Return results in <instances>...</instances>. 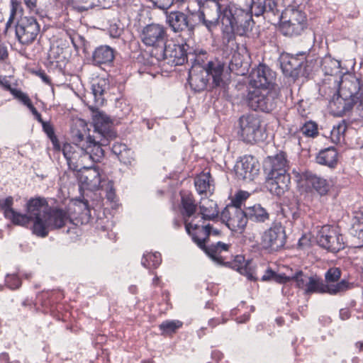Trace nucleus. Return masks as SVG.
I'll return each instance as SVG.
<instances>
[{
  "label": "nucleus",
  "mask_w": 363,
  "mask_h": 363,
  "mask_svg": "<svg viewBox=\"0 0 363 363\" xmlns=\"http://www.w3.org/2000/svg\"><path fill=\"white\" fill-rule=\"evenodd\" d=\"M6 77L0 76V85H6Z\"/></svg>",
  "instance_id": "nucleus-63"
},
{
  "label": "nucleus",
  "mask_w": 363,
  "mask_h": 363,
  "mask_svg": "<svg viewBox=\"0 0 363 363\" xmlns=\"http://www.w3.org/2000/svg\"><path fill=\"white\" fill-rule=\"evenodd\" d=\"M6 85H1V86L9 90L14 96V98L22 102L26 106H27L30 102V100L26 94L23 93L19 89L12 88L9 82L6 79Z\"/></svg>",
  "instance_id": "nucleus-46"
},
{
  "label": "nucleus",
  "mask_w": 363,
  "mask_h": 363,
  "mask_svg": "<svg viewBox=\"0 0 363 363\" xmlns=\"http://www.w3.org/2000/svg\"><path fill=\"white\" fill-rule=\"evenodd\" d=\"M233 171L238 179L252 181L259 174V164L254 157L245 155L237 160Z\"/></svg>",
  "instance_id": "nucleus-7"
},
{
  "label": "nucleus",
  "mask_w": 363,
  "mask_h": 363,
  "mask_svg": "<svg viewBox=\"0 0 363 363\" xmlns=\"http://www.w3.org/2000/svg\"><path fill=\"white\" fill-rule=\"evenodd\" d=\"M78 179L81 188L91 191L102 188L106 183L99 169L96 168L84 167L79 169Z\"/></svg>",
  "instance_id": "nucleus-11"
},
{
  "label": "nucleus",
  "mask_w": 363,
  "mask_h": 363,
  "mask_svg": "<svg viewBox=\"0 0 363 363\" xmlns=\"http://www.w3.org/2000/svg\"><path fill=\"white\" fill-rule=\"evenodd\" d=\"M6 283L11 289H17L21 285L20 279L15 274L8 275L6 278Z\"/></svg>",
  "instance_id": "nucleus-50"
},
{
  "label": "nucleus",
  "mask_w": 363,
  "mask_h": 363,
  "mask_svg": "<svg viewBox=\"0 0 363 363\" xmlns=\"http://www.w3.org/2000/svg\"><path fill=\"white\" fill-rule=\"evenodd\" d=\"M340 277L341 272L338 268L333 267L327 271L325 274V285L328 289V294L335 295L351 289L352 284L345 279L337 282Z\"/></svg>",
  "instance_id": "nucleus-16"
},
{
  "label": "nucleus",
  "mask_w": 363,
  "mask_h": 363,
  "mask_svg": "<svg viewBox=\"0 0 363 363\" xmlns=\"http://www.w3.org/2000/svg\"><path fill=\"white\" fill-rule=\"evenodd\" d=\"M246 215L248 218L256 222H264L269 218L267 211L260 204H255L246 208Z\"/></svg>",
  "instance_id": "nucleus-35"
},
{
  "label": "nucleus",
  "mask_w": 363,
  "mask_h": 363,
  "mask_svg": "<svg viewBox=\"0 0 363 363\" xmlns=\"http://www.w3.org/2000/svg\"><path fill=\"white\" fill-rule=\"evenodd\" d=\"M164 33V29L162 26L150 24L144 28L142 40L145 45L156 47L162 43Z\"/></svg>",
  "instance_id": "nucleus-21"
},
{
  "label": "nucleus",
  "mask_w": 363,
  "mask_h": 363,
  "mask_svg": "<svg viewBox=\"0 0 363 363\" xmlns=\"http://www.w3.org/2000/svg\"><path fill=\"white\" fill-rule=\"evenodd\" d=\"M122 162L126 164H130L133 161V152L130 149L123 151V153L118 158Z\"/></svg>",
  "instance_id": "nucleus-52"
},
{
  "label": "nucleus",
  "mask_w": 363,
  "mask_h": 363,
  "mask_svg": "<svg viewBox=\"0 0 363 363\" xmlns=\"http://www.w3.org/2000/svg\"><path fill=\"white\" fill-rule=\"evenodd\" d=\"M191 222H193V223H195V222L194 220H191ZM196 224H197V229H194V233H196L197 235H199L200 229L205 228H208V229L209 230V232H210L209 235L211 234L218 235L219 233V231L218 230H211V228L209 225L203 226V225H200L199 223H196Z\"/></svg>",
  "instance_id": "nucleus-55"
},
{
  "label": "nucleus",
  "mask_w": 363,
  "mask_h": 363,
  "mask_svg": "<svg viewBox=\"0 0 363 363\" xmlns=\"http://www.w3.org/2000/svg\"><path fill=\"white\" fill-rule=\"evenodd\" d=\"M39 76L45 83H46V84L50 83L49 78L44 73H40Z\"/></svg>",
  "instance_id": "nucleus-62"
},
{
  "label": "nucleus",
  "mask_w": 363,
  "mask_h": 363,
  "mask_svg": "<svg viewBox=\"0 0 363 363\" xmlns=\"http://www.w3.org/2000/svg\"><path fill=\"white\" fill-rule=\"evenodd\" d=\"M40 26L33 17H23L16 27V35L23 44L32 43L38 35Z\"/></svg>",
  "instance_id": "nucleus-10"
},
{
  "label": "nucleus",
  "mask_w": 363,
  "mask_h": 363,
  "mask_svg": "<svg viewBox=\"0 0 363 363\" xmlns=\"http://www.w3.org/2000/svg\"><path fill=\"white\" fill-rule=\"evenodd\" d=\"M199 207L202 218L204 220H211L218 216L217 204L212 199L201 197Z\"/></svg>",
  "instance_id": "nucleus-30"
},
{
  "label": "nucleus",
  "mask_w": 363,
  "mask_h": 363,
  "mask_svg": "<svg viewBox=\"0 0 363 363\" xmlns=\"http://www.w3.org/2000/svg\"><path fill=\"white\" fill-rule=\"evenodd\" d=\"M189 46L186 43L167 44L163 52V58L167 63L172 66L182 65L187 60V50Z\"/></svg>",
  "instance_id": "nucleus-14"
},
{
  "label": "nucleus",
  "mask_w": 363,
  "mask_h": 363,
  "mask_svg": "<svg viewBox=\"0 0 363 363\" xmlns=\"http://www.w3.org/2000/svg\"><path fill=\"white\" fill-rule=\"evenodd\" d=\"M84 143L86 150H89V152L91 154L90 157H92V162H99L104 156V151L101 145L95 142L90 135L87 136L85 140H84Z\"/></svg>",
  "instance_id": "nucleus-36"
},
{
  "label": "nucleus",
  "mask_w": 363,
  "mask_h": 363,
  "mask_svg": "<svg viewBox=\"0 0 363 363\" xmlns=\"http://www.w3.org/2000/svg\"><path fill=\"white\" fill-rule=\"evenodd\" d=\"M281 30L284 35H300L306 26V16L301 6H289L282 13Z\"/></svg>",
  "instance_id": "nucleus-3"
},
{
  "label": "nucleus",
  "mask_w": 363,
  "mask_h": 363,
  "mask_svg": "<svg viewBox=\"0 0 363 363\" xmlns=\"http://www.w3.org/2000/svg\"><path fill=\"white\" fill-rule=\"evenodd\" d=\"M199 20L203 22V25H205L208 30H211L217 23V20L216 19H213V20H211V21H206L205 19V15H204V13L203 12H200L199 13Z\"/></svg>",
  "instance_id": "nucleus-53"
},
{
  "label": "nucleus",
  "mask_w": 363,
  "mask_h": 363,
  "mask_svg": "<svg viewBox=\"0 0 363 363\" xmlns=\"http://www.w3.org/2000/svg\"><path fill=\"white\" fill-rule=\"evenodd\" d=\"M127 149L126 145L123 144H115L112 147L113 152L118 155V157L123 153V151Z\"/></svg>",
  "instance_id": "nucleus-54"
},
{
  "label": "nucleus",
  "mask_w": 363,
  "mask_h": 363,
  "mask_svg": "<svg viewBox=\"0 0 363 363\" xmlns=\"http://www.w3.org/2000/svg\"><path fill=\"white\" fill-rule=\"evenodd\" d=\"M194 229H197V224L187 220L186 222V231L191 236L192 240L201 249L204 250L213 262L218 264L224 265L225 256H223L222 254L227 252V245L218 242L216 245L207 248L205 246V242L209 236V230L208 228H201L199 230V235H197L194 233Z\"/></svg>",
  "instance_id": "nucleus-2"
},
{
  "label": "nucleus",
  "mask_w": 363,
  "mask_h": 363,
  "mask_svg": "<svg viewBox=\"0 0 363 363\" xmlns=\"http://www.w3.org/2000/svg\"><path fill=\"white\" fill-rule=\"evenodd\" d=\"M316 239L320 247L333 252H338L344 247L342 235L329 225H325L320 228Z\"/></svg>",
  "instance_id": "nucleus-4"
},
{
  "label": "nucleus",
  "mask_w": 363,
  "mask_h": 363,
  "mask_svg": "<svg viewBox=\"0 0 363 363\" xmlns=\"http://www.w3.org/2000/svg\"><path fill=\"white\" fill-rule=\"evenodd\" d=\"M109 89L108 79L104 77H98L91 81V90L94 101L96 105L104 104V94Z\"/></svg>",
  "instance_id": "nucleus-25"
},
{
  "label": "nucleus",
  "mask_w": 363,
  "mask_h": 363,
  "mask_svg": "<svg viewBox=\"0 0 363 363\" xmlns=\"http://www.w3.org/2000/svg\"><path fill=\"white\" fill-rule=\"evenodd\" d=\"M310 277H311L304 274L302 272H298L295 274V276L292 277L291 278L289 277V281L293 280L295 281L296 286L298 288L303 289L306 292Z\"/></svg>",
  "instance_id": "nucleus-48"
},
{
  "label": "nucleus",
  "mask_w": 363,
  "mask_h": 363,
  "mask_svg": "<svg viewBox=\"0 0 363 363\" xmlns=\"http://www.w3.org/2000/svg\"><path fill=\"white\" fill-rule=\"evenodd\" d=\"M89 104L90 101H88L87 104L92 112L91 117L95 130L104 137H111L112 133L110 130L113 123L112 120L104 112L94 108Z\"/></svg>",
  "instance_id": "nucleus-19"
},
{
  "label": "nucleus",
  "mask_w": 363,
  "mask_h": 363,
  "mask_svg": "<svg viewBox=\"0 0 363 363\" xmlns=\"http://www.w3.org/2000/svg\"><path fill=\"white\" fill-rule=\"evenodd\" d=\"M289 174L268 175L266 179L267 189L278 196L283 195L289 189Z\"/></svg>",
  "instance_id": "nucleus-20"
},
{
  "label": "nucleus",
  "mask_w": 363,
  "mask_h": 363,
  "mask_svg": "<svg viewBox=\"0 0 363 363\" xmlns=\"http://www.w3.org/2000/svg\"><path fill=\"white\" fill-rule=\"evenodd\" d=\"M160 262V255L157 252L153 254H148L145 255L142 261L144 266H153L157 267Z\"/></svg>",
  "instance_id": "nucleus-49"
},
{
  "label": "nucleus",
  "mask_w": 363,
  "mask_h": 363,
  "mask_svg": "<svg viewBox=\"0 0 363 363\" xmlns=\"http://www.w3.org/2000/svg\"><path fill=\"white\" fill-rule=\"evenodd\" d=\"M340 66V62L330 57H325L323 60L322 68L326 74L333 75L339 69Z\"/></svg>",
  "instance_id": "nucleus-44"
},
{
  "label": "nucleus",
  "mask_w": 363,
  "mask_h": 363,
  "mask_svg": "<svg viewBox=\"0 0 363 363\" xmlns=\"http://www.w3.org/2000/svg\"><path fill=\"white\" fill-rule=\"evenodd\" d=\"M26 106L30 110L34 116L38 113L36 108L32 105L31 101Z\"/></svg>",
  "instance_id": "nucleus-61"
},
{
  "label": "nucleus",
  "mask_w": 363,
  "mask_h": 363,
  "mask_svg": "<svg viewBox=\"0 0 363 363\" xmlns=\"http://www.w3.org/2000/svg\"><path fill=\"white\" fill-rule=\"evenodd\" d=\"M250 193L247 191L238 190L230 197V203L228 204V209H242L245 201L249 199Z\"/></svg>",
  "instance_id": "nucleus-37"
},
{
  "label": "nucleus",
  "mask_w": 363,
  "mask_h": 363,
  "mask_svg": "<svg viewBox=\"0 0 363 363\" xmlns=\"http://www.w3.org/2000/svg\"><path fill=\"white\" fill-rule=\"evenodd\" d=\"M36 2L37 0H25V4L28 6V8H29L30 11H34L35 13H38L37 10H35Z\"/></svg>",
  "instance_id": "nucleus-56"
},
{
  "label": "nucleus",
  "mask_w": 363,
  "mask_h": 363,
  "mask_svg": "<svg viewBox=\"0 0 363 363\" xmlns=\"http://www.w3.org/2000/svg\"><path fill=\"white\" fill-rule=\"evenodd\" d=\"M247 67V63L244 62V57L240 52H235L233 55L228 69L235 72L237 74L243 75Z\"/></svg>",
  "instance_id": "nucleus-38"
},
{
  "label": "nucleus",
  "mask_w": 363,
  "mask_h": 363,
  "mask_svg": "<svg viewBox=\"0 0 363 363\" xmlns=\"http://www.w3.org/2000/svg\"><path fill=\"white\" fill-rule=\"evenodd\" d=\"M274 82L271 70L263 65L253 69L249 75V84L254 89H269Z\"/></svg>",
  "instance_id": "nucleus-12"
},
{
  "label": "nucleus",
  "mask_w": 363,
  "mask_h": 363,
  "mask_svg": "<svg viewBox=\"0 0 363 363\" xmlns=\"http://www.w3.org/2000/svg\"><path fill=\"white\" fill-rule=\"evenodd\" d=\"M261 280L263 281H274L277 283H286L289 281V277L284 274H277L270 269H267L265 273L261 275Z\"/></svg>",
  "instance_id": "nucleus-45"
},
{
  "label": "nucleus",
  "mask_w": 363,
  "mask_h": 363,
  "mask_svg": "<svg viewBox=\"0 0 363 363\" xmlns=\"http://www.w3.org/2000/svg\"><path fill=\"white\" fill-rule=\"evenodd\" d=\"M298 56L285 55L281 57V67L286 76L295 77L298 75V70L306 59L304 54Z\"/></svg>",
  "instance_id": "nucleus-23"
},
{
  "label": "nucleus",
  "mask_w": 363,
  "mask_h": 363,
  "mask_svg": "<svg viewBox=\"0 0 363 363\" xmlns=\"http://www.w3.org/2000/svg\"><path fill=\"white\" fill-rule=\"evenodd\" d=\"M285 241L284 228L281 225H275L264 233L261 245L264 249L277 250L284 245Z\"/></svg>",
  "instance_id": "nucleus-13"
},
{
  "label": "nucleus",
  "mask_w": 363,
  "mask_h": 363,
  "mask_svg": "<svg viewBox=\"0 0 363 363\" xmlns=\"http://www.w3.org/2000/svg\"><path fill=\"white\" fill-rule=\"evenodd\" d=\"M7 56L6 49L0 45V60L4 59Z\"/></svg>",
  "instance_id": "nucleus-59"
},
{
  "label": "nucleus",
  "mask_w": 363,
  "mask_h": 363,
  "mask_svg": "<svg viewBox=\"0 0 363 363\" xmlns=\"http://www.w3.org/2000/svg\"><path fill=\"white\" fill-rule=\"evenodd\" d=\"M43 127L45 132L47 133L48 137L52 140V143H53L54 147L57 149H59L60 147L57 144V140L56 137L54 135V131H53L52 128L49 124H48L46 123H43Z\"/></svg>",
  "instance_id": "nucleus-51"
},
{
  "label": "nucleus",
  "mask_w": 363,
  "mask_h": 363,
  "mask_svg": "<svg viewBox=\"0 0 363 363\" xmlns=\"http://www.w3.org/2000/svg\"><path fill=\"white\" fill-rule=\"evenodd\" d=\"M224 65L219 62H211L205 70H208V75L211 74L216 86H220L222 82L221 75L223 72Z\"/></svg>",
  "instance_id": "nucleus-39"
},
{
  "label": "nucleus",
  "mask_w": 363,
  "mask_h": 363,
  "mask_svg": "<svg viewBox=\"0 0 363 363\" xmlns=\"http://www.w3.org/2000/svg\"><path fill=\"white\" fill-rule=\"evenodd\" d=\"M35 118L40 123H44L41 118L40 114L38 113L37 115L35 116Z\"/></svg>",
  "instance_id": "nucleus-64"
},
{
  "label": "nucleus",
  "mask_w": 363,
  "mask_h": 363,
  "mask_svg": "<svg viewBox=\"0 0 363 363\" xmlns=\"http://www.w3.org/2000/svg\"><path fill=\"white\" fill-rule=\"evenodd\" d=\"M347 125L344 122L334 125L330 131V140L335 144L341 143L345 140V133Z\"/></svg>",
  "instance_id": "nucleus-41"
},
{
  "label": "nucleus",
  "mask_w": 363,
  "mask_h": 363,
  "mask_svg": "<svg viewBox=\"0 0 363 363\" xmlns=\"http://www.w3.org/2000/svg\"><path fill=\"white\" fill-rule=\"evenodd\" d=\"M11 4H12L11 13V16L9 18L8 23H9L12 21V19L16 13V8L18 6V4L15 1H12Z\"/></svg>",
  "instance_id": "nucleus-58"
},
{
  "label": "nucleus",
  "mask_w": 363,
  "mask_h": 363,
  "mask_svg": "<svg viewBox=\"0 0 363 363\" xmlns=\"http://www.w3.org/2000/svg\"><path fill=\"white\" fill-rule=\"evenodd\" d=\"M240 135L249 143L259 141L261 138L260 121L255 115H246L240 118Z\"/></svg>",
  "instance_id": "nucleus-8"
},
{
  "label": "nucleus",
  "mask_w": 363,
  "mask_h": 363,
  "mask_svg": "<svg viewBox=\"0 0 363 363\" xmlns=\"http://www.w3.org/2000/svg\"><path fill=\"white\" fill-rule=\"evenodd\" d=\"M13 203L12 196L0 199V209L4 211L5 218L16 225L27 226L31 223L33 233L40 237H45L50 230L63 227L69 219L65 211L50 208L45 199H29L25 213L16 211Z\"/></svg>",
  "instance_id": "nucleus-1"
},
{
  "label": "nucleus",
  "mask_w": 363,
  "mask_h": 363,
  "mask_svg": "<svg viewBox=\"0 0 363 363\" xmlns=\"http://www.w3.org/2000/svg\"><path fill=\"white\" fill-rule=\"evenodd\" d=\"M108 188L110 189V191L107 193V197L108 199H113L114 197V193L112 191V184L108 183Z\"/></svg>",
  "instance_id": "nucleus-60"
},
{
  "label": "nucleus",
  "mask_w": 363,
  "mask_h": 363,
  "mask_svg": "<svg viewBox=\"0 0 363 363\" xmlns=\"http://www.w3.org/2000/svg\"><path fill=\"white\" fill-rule=\"evenodd\" d=\"M182 207L184 211V213L188 217V218L185 219V223L188 221L194 220L195 223H199L200 220L196 221V220L199 218H194L190 220V217L194 213L196 206L194 203V201L190 196H182Z\"/></svg>",
  "instance_id": "nucleus-42"
},
{
  "label": "nucleus",
  "mask_w": 363,
  "mask_h": 363,
  "mask_svg": "<svg viewBox=\"0 0 363 363\" xmlns=\"http://www.w3.org/2000/svg\"><path fill=\"white\" fill-rule=\"evenodd\" d=\"M230 16H228L232 31L239 35H245L250 29L252 16L247 11L237 8L235 5L228 6Z\"/></svg>",
  "instance_id": "nucleus-6"
},
{
  "label": "nucleus",
  "mask_w": 363,
  "mask_h": 363,
  "mask_svg": "<svg viewBox=\"0 0 363 363\" xmlns=\"http://www.w3.org/2000/svg\"><path fill=\"white\" fill-rule=\"evenodd\" d=\"M276 6L277 0H251V12L257 16L272 11Z\"/></svg>",
  "instance_id": "nucleus-33"
},
{
  "label": "nucleus",
  "mask_w": 363,
  "mask_h": 363,
  "mask_svg": "<svg viewBox=\"0 0 363 363\" xmlns=\"http://www.w3.org/2000/svg\"><path fill=\"white\" fill-rule=\"evenodd\" d=\"M248 104L255 111L269 112L275 107L274 96L269 89H253L248 94Z\"/></svg>",
  "instance_id": "nucleus-5"
},
{
  "label": "nucleus",
  "mask_w": 363,
  "mask_h": 363,
  "mask_svg": "<svg viewBox=\"0 0 363 363\" xmlns=\"http://www.w3.org/2000/svg\"><path fill=\"white\" fill-rule=\"evenodd\" d=\"M306 184L313 188L320 195H325L329 191L330 184L326 179L311 172L303 176Z\"/></svg>",
  "instance_id": "nucleus-26"
},
{
  "label": "nucleus",
  "mask_w": 363,
  "mask_h": 363,
  "mask_svg": "<svg viewBox=\"0 0 363 363\" xmlns=\"http://www.w3.org/2000/svg\"><path fill=\"white\" fill-rule=\"evenodd\" d=\"M316 160L318 164L333 167L337 162V153L335 148H326L318 153Z\"/></svg>",
  "instance_id": "nucleus-34"
},
{
  "label": "nucleus",
  "mask_w": 363,
  "mask_h": 363,
  "mask_svg": "<svg viewBox=\"0 0 363 363\" xmlns=\"http://www.w3.org/2000/svg\"><path fill=\"white\" fill-rule=\"evenodd\" d=\"M208 70L199 65H194L189 71V83L196 91L203 90L208 83Z\"/></svg>",
  "instance_id": "nucleus-22"
},
{
  "label": "nucleus",
  "mask_w": 363,
  "mask_h": 363,
  "mask_svg": "<svg viewBox=\"0 0 363 363\" xmlns=\"http://www.w3.org/2000/svg\"><path fill=\"white\" fill-rule=\"evenodd\" d=\"M75 128L72 129V135L77 143H79L80 145V152L78 158H77V169H83L84 167H86V165L89 163V162H92V157L89 150H86L85 147V144L84 143V138L86 135L87 129V125L86 122L82 119H77L75 121Z\"/></svg>",
  "instance_id": "nucleus-9"
},
{
  "label": "nucleus",
  "mask_w": 363,
  "mask_h": 363,
  "mask_svg": "<svg viewBox=\"0 0 363 363\" xmlns=\"http://www.w3.org/2000/svg\"><path fill=\"white\" fill-rule=\"evenodd\" d=\"M264 167L267 176L289 174V162L286 154L282 152L274 156L268 157L264 161Z\"/></svg>",
  "instance_id": "nucleus-18"
},
{
  "label": "nucleus",
  "mask_w": 363,
  "mask_h": 363,
  "mask_svg": "<svg viewBox=\"0 0 363 363\" xmlns=\"http://www.w3.org/2000/svg\"><path fill=\"white\" fill-rule=\"evenodd\" d=\"M194 184L197 192L201 197L206 198L213 192L214 186L208 172L199 175L195 179Z\"/></svg>",
  "instance_id": "nucleus-28"
},
{
  "label": "nucleus",
  "mask_w": 363,
  "mask_h": 363,
  "mask_svg": "<svg viewBox=\"0 0 363 363\" xmlns=\"http://www.w3.org/2000/svg\"><path fill=\"white\" fill-rule=\"evenodd\" d=\"M354 104L355 103L352 101L344 99L343 96L339 94L330 102V108L335 113L342 115L350 111Z\"/></svg>",
  "instance_id": "nucleus-32"
},
{
  "label": "nucleus",
  "mask_w": 363,
  "mask_h": 363,
  "mask_svg": "<svg viewBox=\"0 0 363 363\" xmlns=\"http://www.w3.org/2000/svg\"><path fill=\"white\" fill-rule=\"evenodd\" d=\"M166 21L174 32H179L188 27L187 16L180 11L167 13Z\"/></svg>",
  "instance_id": "nucleus-27"
},
{
  "label": "nucleus",
  "mask_w": 363,
  "mask_h": 363,
  "mask_svg": "<svg viewBox=\"0 0 363 363\" xmlns=\"http://www.w3.org/2000/svg\"><path fill=\"white\" fill-rule=\"evenodd\" d=\"M243 209H228V228L232 231H242L249 219Z\"/></svg>",
  "instance_id": "nucleus-24"
},
{
  "label": "nucleus",
  "mask_w": 363,
  "mask_h": 363,
  "mask_svg": "<svg viewBox=\"0 0 363 363\" xmlns=\"http://www.w3.org/2000/svg\"><path fill=\"white\" fill-rule=\"evenodd\" d=\"M306 293L324 294L328 293V289L320 277L317 276H313L310 277Z\"/></svg>",
  "instance_id": "nucleus-40"
},
{
  "label": "nucleus",
  "mask_w": 363,
  "mask_h": 363,
  "mask_svg": "<svg viewBox=\"0 0 363 363\" xmlns=\"http://www.w3.org/2000/svg\"><path fill=\"white\" fill-rule=\"evenodd\" d=\"M62 152L69 168L73 170H77V158H78L80 152L79 143L78 144H65Z\"/></svg>",
  "instance_id": "nucleus-29"
},
{
  "label": "nucleus",
  "mask_w": 363,
  "mask_h": 363,
  "mask_svg": "<svg viewBox=\"0 0 363 363\" xmlns=\"http://www.w3.org/2000/svg\"><path fill=\"white\" fill-rule=\"evenodd\" d=\"M114 59L113 50L107 45L96 48L93 54V60L97 65L110 64Z\"/></svg>",
  "instance_id": "nucleus-31"
},
{
  "label": "nucleus",
  "mask_w": 363,
  "mask_h": 363,
  "mask_svg": "<svg viewBox=\"0 0 363 363\" xmlns=\"http://www.w3.org/2000/svg\"><path fill=\"white\" fill-rule=\"evenodd\" d=\"M182 326V323L178 320H167L162 322L159 328L162 335H171Z\"/></svg>",
  "instance_id": "nucleus-43"
},
{
  "label": "nucleus",
  "mask_w": 363,
  "mask_h": 363,
  "mask_svg": "<svg viewBox=\"0 0 363 363\" xmlns=\"http://www.w3.org/2000/svg\"><path fill=\"white\" fill-rule=\"evenodd\" d=\"M228 266L240 274L245 275L250 280H257L264 271L262 265H253L251 262H245L242 255H237Z\"/></svg>",
  "instance_id": "nucleus-15"
},
{
  "label": "nucleus",
  "mask_w": 363,
  "mask_h": 363,
  "mask_svg": "<svg viewBox=\"0 0 363 363\" xmlns=\"http://www.w3.org/2000/svg\"><path fill=\"white\" fill-rule=\"evenodd\" d=\"M300 132L306 137L315 138L318 134V125L313 121H308L301 128Z\"/></svg>",
  "instance_id": "nucleus-47"
},
{
  "label": "nucleus",
  "mask_w": 363,
  "mask_h": 363,
  "mask_svg": "<svg viewBox=\"0 0 363 363\" xmlns=\"http://www.w3.org/2000/svg\"><path fill=\"white\" fill-rule=\"evenodd\" d=\"M359 90L360 83L359 79L354 76H349L342 79L339 94L343 96L344 99H349V100L357 104L362 98Z\"/></svg>",
  "instance_id": "nucleus-17"
},
{
  "label": "nucleus",
  "mask_w": 363,
  "mask_h": 363,
  "mask_svg": "<svg viewBox=\"0 0 363 363\" xmlns=\"http://www.w3.org/2000/svg\"><path fill=\"white\" fill-rule=\"evenodd\" d=\"M298 243L300 246H308L310 244V238L306 235H303L301 238L299 239Z\"/></svg>",
  "instance_id": "nucleus-57"
}]
</instances>
